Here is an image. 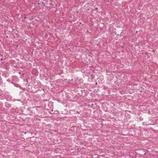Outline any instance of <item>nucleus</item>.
<instances>
[{"mask_svg":"<svg viewBox=\"0 0 158 158\" xmlns=\"http://www.w3.org/2000/svg\"><path fill=\"white\" fill-rule=\"evenodd\" d=\"M19 73L20 74L21 73V72H19Z\"/></svg>","mask_w":158,"mask_h":158,"instance_id":"nucleus-2","label":"nucleus"},{"mask_svg":"<svg viewBox=\"0 0 158 158\" xmlns=\"http://www.w3.org/2000/svg\"><path fill=\"white\" fill-rule=\"evenodd\" d=\"M42 3L44 5V6H45V5L44 3L43 2H42Z\"/></svg>","mask_w":158,"mask_h":158,"instance_id":"nucleus-1","label":"nucleus"},{"mask_svg":"<svg viewBox=\"0 0 158 158\" xmlns=\"http://www.w3.org/2000/svg\"><path fill=\"white\" fill-rule=\"evenodd\" d=\"M96 9H98V8H97H97H96Z\"/></svg>","mask_w":158,"mask_h":158,"instance_id":"nucleus-3","label":"nucleus"}]
</instances>
